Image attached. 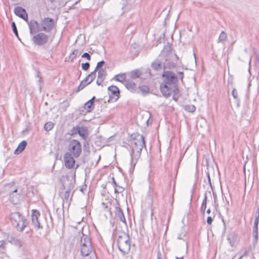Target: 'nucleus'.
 I'll use <instances>...</instances> for the list:
<instances>
[{
	"mask_svg": "<svg viewBox=\"0 0 259 259\" xmlns=\"http://www.w3.org/2000/svg\"><path fill=\"white\" fill-rule=\"evenodd\" d=\"M183 78V72H178L176 74L171 71H164L162 74L163 81L160 85V91L163 96L168 98L173 94V99L176 101L179 92L177 85L178 79L180 78L182 81Z\"/></svg>",
	"mask_w": 259,
	"mask_h": 259,
	"instance_id": "nucleus-1",
	"label": "nucleus"
},
{
	"mask_svg": "<svg viewBox=\"0 0 259 259\" xmlns=\"http://www.w3.org/2000/svg\"><path fill=\"white\" fill-rule=\"evenodd\" d=\"M126 138L127 144L129 147V152L131 158V163L134 165L141 157L143 148H146L144 137L137 132L127 133Z\"/></svg>",
	"mask_w": 259,
	"mask_h": 259,
	"instance_id": "nucleus-2",
	"label": "nucleus"
},
{
	"mask_svg": "<svg viewBox=\"0 0 259 259\" xmlns=\"http://www.w3.org/2000/svg\"><path fill=\"white\" fill-rule=\"evenodd\" d=\"M117 235V243L119 250L123 254H127L131 250V242L129 235L123 231H119Z\"/></svg>",
	"mask_w": 259,
	"mask_h": 259,
	"instance_id": "nucleus-3",
	"label": "nucleus"
},
{
	"mask_svg": "<svg viewBox=\"0 0 259 259\" xmlns=\"http://www.w3.org/2000/svg\"><path fill=\"white\" fill-rule=\"evenodd\" d=\"M10 218L13 226L16 227L18 231L20 232L23 231L26 226V220L20 212H13L10 215Z\"/></svg>",
	"mask_w": 259,
	"mask_h": 259,
	"instance_id": "nucleus-4",
	"label": "nucleus"
},
{
	"mask_svg": "<svg viewBox=\"0 0 259 259\" xmlns=\"http://www.w3.org/2000/svg\"><path fill=\"white\" fill-rule=\"evenodd\" d=\"M80 252L82 256H87L92 251L91 239L87 235H82L80 239Z\"/></svg>",
	"mask_w": 259,
	"mask_h": 259,
	"instance_id": "nucleus-5",
	"label": "nucleus"
},
{
	"mask_svg": "<svg viewBox=\"0 0 259 259\" xmlns=\"http://www.w3.org/2000/svg\"><path fill=\"white\" fill-rule=\"evenodd\" d=\"M68 150L69 153L74 157H78L81 153V146L80 142L75 139L71 140L68 146Z\"/></svg>",
	"mask_w": 259,
	"mask_h": 259,
	"instance_id": "nucleus-6",
	"label": "nucleus"
},
{
	"mask_svg": "<svg viewBox=\"0 0 259 259\" xmlns=\"http://www.w3.org/2000/svg\"><path fill=\"white\" fill-rule=\"evenodd\" d=\"M151 66L154 69L158 70L161 69L162 66L165 68H174L176 66V64L174 63H170L168 59L166 58L164 62L158 60H155L152 63Z\"/></svg>",
	"mask_w": 259,
	"mask_h": 259,
	"instance_id": "nucleus-7",
	"label": "nucleus"
},
{
	"mask_svg": "<svg viewBox=\"0 0 259 259\" xmlns=\"http://www.w3.org/2000/svg\"><path fill=\"white\" fill-rule=\"evenodd\" d=\"M49 37L45 33L39 32L33 36L32 38L33 43L37 46H43L48 41Z\"/></svg>",
	"mask_w": 259,
	"mask_h": 259,
	"instance_id": "nucleus-8",
	"label": "nucleus"
},
{
	"mask_svg": "<svg viewBox=\"0 0 259 259\" xmlns=\"http://www.w3.org/2000/svg\"><path fill=\"white\" fill-rule=\"evenodd\" d=\"M42 26V30L46 32H50L53 28L54 25V19L50 18H45L41 23Z\"/></svg>",
	"mask_w": 259,
	"mask_h": 259,
	"instance_id": "nucleus-9",
	"label": "nucleus"
},
{
	"mask_svg": "<svg viewBox=\"0 0 259 259\" xmlns=\"http://www.w3.org/2000/svg\"><path fill=\"white\" fill-rule=\"evenodd\" d=\"M40 213L38 210L33 209L31 213V221L35 228L39 229L41 226L38 221V217H40Z\"/></svg>",
	"mask_w": 259,
	"mask_h": 259,
	"instance_id": "nucleus-10",
	"label": "nucleus"
},
{
	"mask_svg": "<svg viewBox=\"0 0 259 259\" xmlns=\"http://www.w3.org/2000/svg\"><path fill=\"white\" fill-rule=\"evenodd\" d=\"M64 160L65 166L68 168H73L75 160L73 157V155L69 152H66L64 156Z\"/></svg>",
	"mask_w": 259,
	"mask_h": 259,
	"instance_id": "nucleus-11",
	"label": "nucleus"
},
{
	"mask_svg": "<svg viewBox=\"0 0 259 259\" xmlns=\"http://www.w3.org/2000/svg\"><path fill=\"white\" fill-rule=\"evenodd\" d=\"M73 188L74 185L72 183H70L68 189L65 191L64 194L63 198V205H64L65 203L68 204V205L70 204V202L72 200V195L70 196V193L71 191L73 189Z\"/></svg>",
	"mask_w": 259,
	"mask_h": 259,
	"instance_id": "nucleus-12",
	"label": "nucleus"
},
{
	"mask_svg": "<svg viewBox=\"0 0 259 259\" xmlns=\"http://www.w3.org/2000/svg\"><path fill=\"white\" fill-rule=\"evenodd\" d=\"M108 90L110 98L114 99L115 101L117 100L119 95V90L118 88L115 85H111L108 87Z\"/></svg>",
	"mask_w": 259,
	"mask_h": 259,
	"instance_id": "nucleus-13",
	"label": "nucleus"
},
{
	"mask_svg": "<svg viewBox=\"0 0 259 259\" xmlns=\"http://www.w3.org/2000/svg\"><path fill=\"white\" fill-rule=\"evenodd\" d=\"M27 22L29 26L30 34H35L40 30L39 24L35 20L28 21Z\"/></svg>",
	"mask_w": 259,
	"mask_h": 259,
	"instance_id": "nucleus-14",
	"label": "nucleus"
},
{
	"mask_svg": "<svg viewBox=\"0 0 259 259\" xmlns=\"http://www.w3.org/2000/svg\"><path fill=\"white\" fill-rule=\"evenodd\" d=\"M14 13L19 17L23 19L26 22L28 21V15L24 9L21 7H17L14 9Z\"/></svg>",
	"mask_w": 259,
	"mask_h": 259,
	"instance_id": "nucleus-15",
	"label": "nucleus"
},
{
	"mask_svg": "<svg viewBox=\"0 0 259 259\" xmlns=\"http://www.w3.org/2000/svg\"><path fill=\"white\" fill-rule=\"evenodd\" d=\"M107 75V72L105 69H100V70H99L98 73V79L96 81L97 84L98 85H102Z\"/></svg>",
	"mask_w": 259,
	"mask_h": 259,
	"instance_id": "nucleus-16",
	"label": "nucleus"
},
{
	"mask_svg": "<svg viewBox=\"0 0 259 259\" xmlns=\"http://www.w3.org/2000/svg\"><path fill=\"white\" fill-rule=\"evenodd\" d=\"M115 212L116 216L119 219L120 221L126 224V219L123 212L120 207H115Z\"/></svg>",
	"mask_w": 259,
	"mask_h": 259,
	"instance_id": "nucleus-17",
	"label": "nucleus"
},
{
	"mask_svg": "<svg viewBox=\"0 0 259 259\" xmlns=\"http://www.w3.org/2000/svg\"><path fill=\"white\" fill-rule=\"evenodd\" d=\"M95 97H93L91 99L87 102L84 105V108L88 112H90L94 108V103L95 101Z\"/></svg>",
	"mask_w": 259,
	"mask_h": 259,
	"instance_id": "nucleus-18",
	"label": "nucleus"
},
{
	"mask_svg": "<svg viewBox=\"0 0 259 259\" xmlns=\"http://www.w3.org/2000/svg\"><path fill=\"white\" fill-rule=\"evenodd\" d=\"M26 145L27 142L25 140L22 141L21 143H19L17 148L15 149L14 154L16 155L20 154L25 149Z\"/></svg>",
	"mask_w": 259,
	"mask_h": 259,
	"instance_id": "nucleus-19",
	"label": "nucleus"
},
{
	"mask_svg": "<svg viewBox=\"0 0 259 259\" xmlns=\"http://www.w3.org/2000/svg\"><path fill=\"white\" fill-rule=\"evenodd\" d=\"M228 240L230 245L232 247H234L237 244V236L234 234L230 235L228 237Z\"/></svg>",
	"mask_w": 259,
	"mask_h": 259,
	"instance_id": "nucleus-20",
	"label": "nucleus"
},
{
	"mask_svg": "<svg viewBox=\"0 0 259 259\" xmlns=\"http://www.w3.org/2000/svg\"><path fill=\"white\" fill-rule=\"evenodd\" d=\"M207 193L205 192L204 195V198L203 199L201 207H200V211L202 215L205 214V209L206 208L207 204Z\"/></svg>",
	"mask_w": 259,
	"mask_h": 259,
	"instance_id": "nucleus-21",
	"label": "nucleus"
},
{
	"mask_svg": "<svg viewBox=\"0 0 259 259\" xmlns=\"http://www.w3.org/2000/svg\"><path fill=\"white\" fill-rule=\"evenodd\" d=\"M96 76V71H93L91 74H90L84 80H86V81H88L89 83H91L92 82Z\"/></svg>",
	"mask_w": 259,
	"mask_h": 259,
	"instance_id": "nucleus-22",
	"label": "nucleus"
},
{
	"mask_svg": "<svg viewBox=\"0 0 259 259\" xmlns=\"http://www.w3.org/2000/svg\"><path fill=\"white\" fill-rule=\"evenodd\" d=\"M126 76L124 73L116 75L114 77L113 79L116 80L117 81L123 82L125 79Z\"/></svg>",
	"mask_w": 259,
	"mask_h": 259,
	"instance_id": "nucleus-23",
	"label": "nucleus"
},
{
	"mask_svg": "<svg viewBox=\"0 0 259 259\" xmlns=\"http://www.w3.org/2000/svg\"><path fill=\"white\" fill-rule=\"evenodd\" d=\"M227 35L225 31H223L219 35L218 42H224L227 40Z\"/></svg>",
	"mask_w": 259,
	"mask_h": 259,
	"instance_id": "nucleus-24",
	"label": "nucleus"
},
{
	"mask_svg": "<svg viewBox=\"0 0 259 259\" xmlns=\"http://www.w3.org/2000/svg\"><path fill=\"white\" fill-rule=\"evenodd\" d=\"M125 86L128 90H131L132 92H133L136 87V84L134 82L131 81H127L126 82Z\"/></svg>",
	"mask_w": 259,
	"mask_h": 259,
	"instance_id": "nucleus-25",
	"label": "nucleus"
},
{
	"mask_svg": "<svg viewBox=\"0 0 259 259\" xmlns=\"http://www.w3.org/2000/svg\"><path fill=\"white\" fill-rule=\"evenodd\" d=\"M141 75V72L140 70L137 69L133 70L131 73V77L133 79L138 78Z\"/></svg>",
	"mask_w": 259,
	"mask_h": 259,
	"instance_id": "nucleus-26",
	"label": "nucleus"
},
{
	"mask_svg": "<svg viewBox=\"0 0 259 259\" xmlns=\"http://www.w3.org/2000/svg\"><path fill=\"white\" fill-rule=\"evenodd\" d=\"M77 132L80 137L83 139H86L88 137V131H76Z\"/></svg>",
	"mask_w": 259,
	"mask_h": 259,
	"instance_id": "nucleus-27",
	"label": "nucleus"
},
{
	"mask_svg": "<svg viewBox=\"0 0 259 259\" xmlns=\"http://www.w3.org/2000/svg\"><path fill=\"white\" fill-rule=\"evenodd\" d=\"M259 223V209L256 212L255 219L254 222L253 228H258V225Z\"/></svg>",
	"mask_w": 259,
	"mask_h": 259,
	"instance_id": "nucleus-28",
	"label": "nucleus"
},
{
	"mask_svg": "<svg viewBox=\"0 0 259 259\" xmlns=\"http://www.w3.org/2000/svg\"><path fill=\"white\" fill-rule=\"evenodd\" d=\"M5 243V240L0 241V254L4 253L6 250Z\"/></svg>",
	"mask_w": 259,
	"mask_h": 259,
	"instance_id": "nucleus-29",
	"label": "nucleus"
},
{
	"mask_svg": "<svg viewBox=\"0 0 259 259\" xmlns=\"http://www.w3.org/2000/svg\"><path fill=\"white\" fill-rule=\"evenodd\" d=\"M140 90L143 93H147L149 92V88L148 86L143 85L139 86V87Z\"/></svg>",
	"mask_w": 259,
	"mask_h": 259,
	"instance_id": "nucleus-30",
	"label": "nucleus"
},
{
	"mask_svg": "<svg viewBox=\"0 0 259 259\" xmlns=\"http://www.w3.org/2000/svg\"><path fill=\"white\" fill-rule=\"evenodd\" d=\"M54 127V123L51 121L47 122L44 125V130H52Z\"/></svg>",
	"mask_w": 259,
	"mask_h": 259,
	"instance_id": "nucleus-31",
	"label": "nucleus"
},
{
	"mask_svg": "<svg viewBox=\"0 0 259 259\" xmlns=\"http://www.w3.org/2000/svg\"><path fill=\"white\" fill-rule=\"evenodd\" d=\"M253 234L254 240L256 242L258 240V228H253Z\"/></svg>",
	"mask_w": 259,
	"mask_h": 259,
	"instance_id": "nucleus-32",
	"label": "nucleus"
},
{
	"mask_svg": "<svg viewBox=\"0 0 259 259\" xmlns=\"http://www.w3.org/2000/svg\"><path fill=\"white\" fill-rule=\"evenodd\" d=\"M149 195L151 196L152 199H154L157 197V194L153 189H150Z\"/></svg>",
	"mask_w": 259,
	"mask_h": 259,
	"instance_id": "nucleus-33",
	"label": "nucleus"
},
{
	"mask_svg": "<svg viewBox=\"0 0 259 259\" xmlns=\"http://www.w3.org/2000/svg\"><path fill=\"white\" fill-rule=\"evenodd\" d=\"M105 64V62L104 61H101L100 62H99L95 68V71H97L98 70H100V69H102L101 67L103 66V65Z\"/></svg>",
	"mask_w": 259,
	"mask_h": 259,
	"instance_id": "nucleus-34",
	"label": "nucleus"
},
{
	"mask_svg": "<svg viewBox=\"0 0 259 259\" xmlns=\"http://www.w3.org/2000/svg\"><path fill=\"white\" fill-rule=\"evenodd\" d=\"M232 96L233 98L237 100V102L239 101V99L238 97V93L235 89H234L232 91Z\"/></svg>",
	"mask_w": 259,
	"mask_h": 259,
	"instance_id": "nucleus-35",
	"label": "nucleus"
},
{
	"mask_svg": "<svg viewBox=\"0 0 259 259\" xmlns=\"http://www.w3.org/2000/svg\"><path fill=\"white\" fill-rule=\"evenodd\" d=\"M12 27L13 31L14 33V34L17 37H18V31H17V27H16L15 22H12Z\"/></svg>",
	"mask_w": 259,
	"mask_h": 259,
	"instance_id": "nucleus-36",
	"label": "nucleus"
},
{
	"mask_svg": "<svg viewBox=\"0 0 259 259\" xmlns=\"http://www.w3.org/2000/svg\"><path fill=\"white\" fill-rule=\"evenodd\" d=\"M196 109V107L194 105H189L186 107V110L189 112H194Z\"/></svg>",
	"mask_w": 259,
	"mask_h": 259,
	"instance_id": "nucleus-37",
	"label": "nucleus"
},
{
	"mask_svg": "<svg viewBox=\"0 0 259 259\" xmlns=\"http://www.w3.org/2000/svg\"><path fill=\"white\" fill-rule=\"evenodd\" d=\"M90 63H88V62H86V63H82L81 64V67H82V69L84 70H87L89 69V68H90Z\"/></svg>",
	"mask_w": 259,
	"mask_h": 259,
	"instance_id": "nucleus-38",
	"label": "nucleus"
},
{
	"mask_svg": "<svg viewBox=\"0 0 259 259\" xmlns=\"http://www.w3.org/2000/svg\"><path fill=\"white\" fill-rule=\"evenodd\" d=\"M87 81L84 79L81 81L78 87V91L83 89L85 87V85H83V83H85Z\"/></svg>",
	"mask_w": 259,
	"mask_h": 259,
	"instance_id": "nucleus-39",
	"label": "nucleus"
},
{
	"mask_svg": "<svg viewBox=\"0 0 259 259\" xmlns=\"http://www.w3.org/2000/svg\"><path fill=\"white\" fill-rule=\"evenodd\" d=\"M213 197L214 199V203L215 205H218L217 195L216 192L212 191Z\"/></svg>",
	"mask_w": 259,
	"mask_h": 259,
	"instance_id": "nucleus-40",
	"label": "nucleus"
},
{
	"mask_svg": "<svg viewBox=\"0 0 259 259\" xmlns=\"http://www.w3.org/2000/svg\"><path fill=\"white\" fill-rule=\"evenodd\" d=\"M81 57L85 58L87 59V60L89 61L91 59L90 55L88 53H84V54H83V55L81 56Z\"/></svg>",
	"mask_w": 259,
	"mask_h": 259,
	"instance_id": "nucleus-41",
	"label": "nucleus"
},
{
	"mask_svg": "<svg viewBox=\"0 0 259 259\" xmlns=\"http://www.w3.org/2000/svg\"><path fill=\"white\" fill-rule=\"evenodd\" d=\"M123 188L122 187H118V188H115L114 189V191H115V193H121L123 191Z\"/></svg>",
	"mask_w": 259,
	"mask_h": 259,
	"instance_id": "nucleus-42",
	"label": "nucleus"
},
{
	"mask_svg": "<svg viewBox=\"0 0 259 259\" xmlns=\"http://www.w3.org/2000/svg\"><path fill=\"white\" fill-rule=\"evenodd\" d=\"M77 51H73L70 55L69 56V58L72 60L73 61L76 57V54H75V52H76Z\"/></svg>",
	"mask_w": 259,
	"mask_h": 259,
	"instance_id": "nucleus-43",
	"label": "nucleus"
},
{
	"mask_svg": "<svg viewBox=\"0 0 259 259\" xmlns=\"http://www.w3.org/2000/svg\"><path fill=\"white\" fill-rule=\"evenodd\" d=\"M213 221V219L211 217H208L207 219V223L209 225H211Z\"/></svg>",
	"mask_w": 259,
	"mask_h": 259,
	"instance_id": "nucleus-44",
	"label": "nucleus"
},
{
	"mask_svg": "<svg viewBox=\"0 0 259 259\" xmlns=\"http://www.w3.org/2000/svg\"><path fill=\"white\" fill-rule=\"evenodd\" d=\"M247 251L246 250H245L244 253L240 255L238 259H242V258L244 256L247 255Z\"/></svg>",
	"mask_w": 259,
	"mask_h": 259,
	"instance_id": "nucleus-45",
	"label": "nucleus"
},
{
	"mask_svg": "<svg viewBox=\"0 0 259 259\" xmlns=\"http://www.w3.org/2000/svg\"><path fill=\"white\" fill-rule=\"evenodd\" d=\"M157 259H162V257H161V254L160 253V251H159L158 253H157Z\"/></svg>",
	"mask_w": 259,
	"mask_h": 259,
	"instance_id": "nucleus-46",
	"label": "nucleus"
},
{
	"mask_svg": "<svg viewBox=\"0 0 259 259\" xmlns=\"http://www.w3.org/2000/svg\"><path fill=\"white\" fill-rule=\"evenodd\" d=\"M72 130H85V128H84V127H77L76 128L74 127L72 128Z\"/></svg>",
	"mask_w": 259,
	"mask_h": 259,
	"instance_id": "nucleus-47",
	"label": "nucleus"
},
{
	"mask_svg": "<svg viewBox=\"0 0 259 259\" xmlns=\"http://www.w3.org/2000/svg\"><path fill=\"white\" fill-rule=\"evenodd\" d=\"M165 55V53L163 51V52H161V54L160 55V57H164Z\"/></svg>",
	"mask_w": 259,
	"mask_h": 259,
	"instance_id": "nucleus-48",
	"label": "nucleus"
},
{
	"mask_svg": "<svg viewBox=\"0 0 259 259\" xmlns=\"http://www.w3.org/2000/svg\"><path fill=\"white\" fill-rule=\"evenodd\" d=\"M178 239H183V236H182V235L180 234V235L178 236Z\"/></svg>",
	"mask_w": 259,
	"mask_h": 259,
	"instance_id": "nucleus-49",
	"label": "nucleus"
},
{
	"mask_svg": "<svg viewBox=\"0 0 259 259\" xmlns=\"http://www.w3.org/2000/svg\"><path fill=\"white\" fill-rule=\"evenodd\" d=\"M211 212V210L209 208H208L207 210H206V212L208 213V214H209Z\"/></svg>",
	"mask_w": 259,
	"mask_h": 259,
	"instance_id": "nucleus-50",
	"label": "nucleus"
},
{
	"mask_svg": "<svg viewBox=\"0 0 259 259\" xmlns=\"http://www.w3.org/2000/svg\"><path fill=\"white\" fill-rule=\"evenodd\" d=\"M112 180H113V183L114 184V185H115L116 186H117V184H116V182H115V180H114V178H112Z\"/></svg>",
	"mask_w": 259,
	"mask_h": 259,
	"instance_id": "nucleus-51",
	"label": "nucleus"
},
{
	"mask_svg": "<svg viewBox=\"0 0 259 259\" xmlns=\"http://www.w3.org/2000/svg\"><path fill=\"white\" fill-rule=\"evenodd\" d=\"M112 180H113V183L114 184V185H115L116 186H117V184H116V182H115V180H114V178H112Z\"/></svg>",
	"mask_w": 259,
	"mask_h": 259,
	"instance_id": "nucleus-52",
	"label": "nucleus"
},
{
	"mask_svg": "<svg viewBox=\"0 0 259 259\" xmlns=\"http://www.w3.org/2000/svg\"><path fill=\"white\" fill-rule=\"evenodd\" d=\"M176 259H184V257L182 256L181 257H178L176 256Z\"/></svg>",
	"mask_w": 259,
	"mask_h": 259,
	"instance_id": "nucleus-53",
	"label": "nucleus"
},
{
	"mask_svg": "<svg viewBox=\"0 0 259 259\" xmlns=\"http://www.w3.org/2000/svg\"><path fill=\"white\" fill-rule=\"evenodd\" d=\"M89 84H90V83H89V82L87 81L85 83H83V85H85V87L87 85H88Z\"/></svg>",
	"mask_w": 259,
	"mask_h": 259,
	"instance_id": "nucleus-54",
	"label": "nucleus"
},
{
	"mask_svg": "<svg viewBox=\"0 0 259 259\" xmlns=\"http://www.w3.org/2000/svg\"><path fill=\"white\" fill-rule=\"evenodd\" d=\"M17 192V189H16L15 190L13 191V193H15Z\"/></svg>",
	"mask_w": 259,
	"mask_h": 259,
	"instance_id": "nucleus-55",
	"label": "nucleus"
},
{
	"mask_svg": "<svg viewBox=\"0 0 259 259\" xmlns=\"http://www.w3.org/2000/svg\"><path fill=\"white\" fill-rule=\"evenodd\" d=\"M150 119H148L147 120H146V122L147 123V124H148V122L149 121Z\"/></svg>",
	"mask_w": 259,
	"mask_h": 259,
	"instance_id": "nucleus-56",
	"label": "nucleus"
},
{
	"mask_svg": "<svg viewBox=\"0 0 259 259\" xmlns=\"http://www.w3.org/2000/svg\"><path fill=\"white\" fill-rule=\"evenodd\" d=\"M106 208H107V209L109 211V209L108 208L107 206L106 207Z\"/></svg>",
	"mask_w": 259,
	"mask_h": 259,
	"instance_id": "nucleus-57",
	"label": "nucleus"
},
{
	"mask_svg": "<svg viewBox=\"0 0 259 259\" xmlns=\"http://www.w3.org/2000/svg\"><path fill=\"white\" fill-rule=\"evenodd\" d=\"M175 56L176 57V58H178L177 56V55H175Z\"/></svg>",
	"mask_w": 259,
	"mask_h": 259,
	"instance_id": "nucleus-58",
	"label": "nucleus"
}]
</instances>
